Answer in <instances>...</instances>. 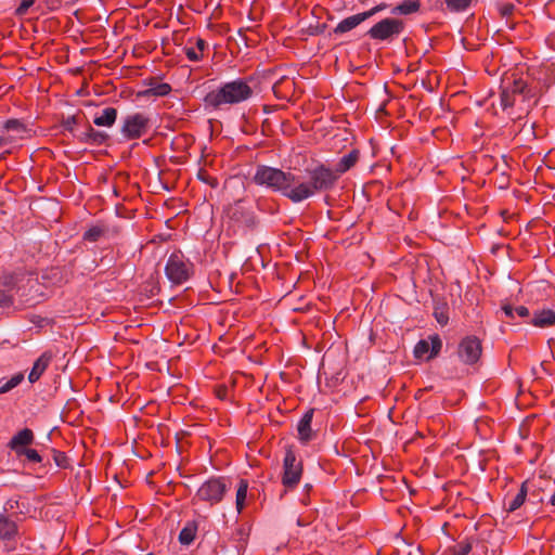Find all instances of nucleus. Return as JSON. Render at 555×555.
Masks as SVG:
<instances>
[{"instance_id": "obj_1", "label": "nucleus", "mask_w": 555, "mask_h": 555, "mask_svg": "<svg viewBox=\"0 0 555 555\" xmlns=\"http://www.w3.org/2000/svg\"><path fill=\"white\" fill-rule=\"evenodd\" d=\"M539 83L528 74H505L500 85V104L504 112L513 115V109L528 114L538 103ZM519 114L516 118H520Z\"/></svg>"}, {"instance_id": "obj_2", "label": "nucleus", "mask_w": 555, "mask_h": 555, "mask_svg": "<svg viewBox=\"0 0 555 555\" xmlns=\"http://www.w3.org/2000/svg\"><path fill=\"white\" fill-rule=\"evenodd\" d=\"M255 81L253 76H248L221 83L204 96L205 109L209 112L229 111L233 106L248 102L256 94Z\"/></svg>"}, {"instance_id": "obj_3", "label": "nucleus", "mask_w": 555, "mask_h": 555, "mask_svg": "<svg viewBox=\"0 0 555 555\" xmlns=\"http://www.w3.org/2000/svg\"><path fill=\"white\" fill-rule=\"evenodd\" d=\"M307 179L301 180L297 176L294 184V203H301L315 194L325 193L334 189L338 181L337 172L323 163L306 168Z\"/></svg>"}, {"instance_id": "obj_4", "label": "nucleus", "mask_w": 555, "mask_h": 555, "mask_svg": "<svg viewBox=\"0 0 555 555\" xmlns=\"http://www.w3.org/2000/svg\"><path fill=\"white\" fill-rule=\"evenodd\" d=\"M251 181L256 185L281 193L284 197L294 203V184L297 181V176L293 172L267 165H258Z\"/></svg>"}, {"instance_id": "obj_5", "label": "nucleus", "mask_w": 555, "mask_h": 555, "mask_svg": "<svg viewBox=\"0 0 555 555\" xmlns=\"http://www.w3.org/2000/svg\"><path fill=\"white\" fill-rule=\"evenodd\" d=\"M230 490V483L224 477H210L196 491L193 503L203 502L209 506L219 504L227 492Z\"/></svg>"}, {"instance_id": "obj_6", "label": "nucleus", "mask_w": 555, "mask_h": 555, "mask_svg": "<svg viewBox=\"0 0 555 555\" xmlns=\"http://www.w3.org/2000/svg\"><path fill=\"white\" fill-rule=\"evenodd\" d=\"M405 27L406 24L401 18L395 16L385 17L374 24L366 35L372 40L391 43L404 33Z\"/></svg>"}, {"instance_id": "obj_7", "label": "nucleus", "mask_w": 555, "mask_h": 555, "mask_svg": "<svg viewBox=\"0 0 555 555\" xmlns=\"http://www.w3.org/2000/svg\"><path fill=\"white\" fill-rule=\"evenodd\" d=\"M165 273L175 285H182L194 274V264L180 250L173 251L166 263Z\"/></svg>"}, {"instance_id": "obj_8", "label": "nucleus", "mask_w": 555, "mask_h": 555, "mask_svg": "<svg viewBox=\"0 0 555 555\" xmlns=\"http://www.w3.org/2000/svg\"><path fill=\"white\" fill-rule=\"evenodd\" d=\"M302 470V461L297 459L292 447H287L283 460L282 485L287 490L295 489L301 479Z\"/></svg>"}, {"instance_id": "obj_9", "label": "nucleus", "mask_w": 555, "mask_h": 555, "mask_svg": "<svg viewBox=\"0 0 555 555\" xmlns=\"http://www.w3.org/2000/svg\"><path fill=\"white\" fill-rule=\"evenodd\" d=\"M151 119L143 113H134L124 118L121 133L127 140L140 139L147 133Z\"/></svg>"}, {"instance_id": "obj_10", "label": "nucleus", "mask_w": 555, "mask_h": 555, "mask_svg": "<svg viewBox=\"0 0 555 555\" xmlns=\"http://www.w3.org/2000/svg\"><path fill=\"white\" fill-rule=\"evenodd\" d=\"M460 361L466 365L476 364L482 354L481 340L475 335H468L461 339L456 350Z\"/></svg>"}, {"instance_id": "obj_11", "label": "nucleus", "mask_w": 555, "mask_h": 555, "mask_svg": "<svg viewBox=\"0 0 555 555\" xmlns=\"http://www.w3.org/2000/svg\"><path fill=\"white\" fill-rule=\"evenodd\" d=\"M229 217L237 227L248 231L255 230L259 223L255 212L238 203L230 208Z\"/></svg>"}, {"instance_id": "obj_12", "label": "nucleus", "mask_w": 555, "mask_h": 555, "mask_svg": "<svg viewBox=\"0 0 555 555\" xmlns=\"http://www.w3.org/2000/svg\"><path fill=\"white\" fill-rule=\"evenodd\" d=\"M75 138L80 142L91 146L108 145L111 137L105 131L94 129L88 121H86L85 130L75 134Z\"/></svg>"}, {"instance_id": "obj_13", "label": "nucleus", "mask_w": 555, "mask_h": 555, "mask_svg": "<svg viewBox=\"0 0 555 555\" xmlns=\"http://www.w3.org/2000/svg\"><path fill=\"white\" fill-rule=\"evenodd\" d=\"M314 409H309L305 412L302 417L297 424L298 438L301 443L307 444L315 438V433L312 430L311 423L313 420Z\"/></svg>"}, {"instance_id": "obj_14", "label": "nucleus", "mask_w": 555, "mask_h": 555, "mask_svg": "<svg viewBox=\"0 0 555 555\" xmlns=\"http://www.w3.org/2000/svg\"><path fill=\"white\" fill-rule=\"evenodd\" d=\"M53 359V354L51 351H44L34 363L29 374H28V380L30 384H34L40 379L42 374L46 372V370L51 364V361Z\"/></svg>"}, {"instance_id": "obj_15", "label": "nucleus", "mask_w": 555, "mask_h": 555, "mask_svg": "<svg viewBox=\"0 0 555 555\" xmlns=\"http://www.w3.org/2000/svg\"><path fill=\"white\" fill-rule=\"evenodd\" d=\"M35 440L34 431L29 428H24L15 434L8 443V447L15 453L21 451L27 446H30Z\"/></svg>"}, {"instance_id": "obj_16", "label": "nucleus", "mask_w": 555, "mask_h": 555, "mask_svg": "<svg viewBox=\"0 0 555 555\" xmlns=\"http://www.w3.org/2000/svg\"><path fill=\"white\" fill-rule=\"evenodd\" d=\"M274 95L280 100H288L295 92V81L293 78L282 76L272 87Z\"/></svg>"}, {"instance_id": "obj_17", "label": "nucleus", "mask_w": 555, "mask_h": 555, "mask_svg": "<svg viewBox=\"0 0 555 555\" xmlns=\"http://www.w3.org/2000/svg\"><path fill=\"white\" fill-rule=\"evenodd\" d=\"M18 534V527L15 520L9 515H0V539L3 541H13Z\"/></svg>"}, {"instance_id": "obj_18", "label": "nucleus", "mask_w": 555, "mask_h": 555, "mask_svg": "<svg viewBox=\"0 0 555 555\" xmlns=\"http://www.w3.org/2000/svg\"><path fill=\"white\" fill-rule=\"evenodd\" d=\"M366 20L367 15L364 12L348 16L336 25V27L334 28V33L336 35L348 33L354 29L357 26H359Z\"/></svg>"}, {"instance_id": "obj_19", "label": "nucleus", "mask_w": 555, "mask_h": 555, "mask_svg": "<svg viewBox=\"0 0 555 555\" xmlns=\"http://www.w3.org/2000/svg\"><path fill=\"white\" fill-rule=\"evenodd\" d=\"M360 158V151L358 149L351 150L348 154L344 155L339 162L336 164V167L333 171L337 172L338 178L353 168Z\"/></svg>"}, {"instance_id": "obj_20", "label": "nucleus", "mask_w": 555, "mask_h": 555, "mask_svg": "<svg viewBox=\"0 0 555 555\" xmlns=\"http://www.w3.org/2000/svg\"><path fill=\"white\" fill-rule=\"evenodd\" d=\"M530 323L535 327H550L555 325V311L552 309H542L535 311Z\"/></svg>"}, {"instance_id": "obj_21", "label": "nucleus", "mask_w": 555, "mask_h": 555, "mask_svg": "<svg viewBox=\"0 0 555 555\" xmlns=\"http://www.w3.org/2000/svg\"><path fill=\"white\" fill-rule=\"evenodd\" d=\"M528 480L524 481L519 491L508 502H504L505 509L508 513H513L524 505L528 495Z\"/></svg>"}, {"instance_id": "obj_22", "label": "nucleus", "mask_w": 555, "mask_h": 555, "mask_svg": "<svg viewBox=\"0 0 555 555\" xmlns=\"http://www.w3.org/2000/svg\"><path fill=\"white\" fill-rule=\"evenodd\" d=\"M421 0H403L399 4L391 8L392 15H410L416 13L421 9Z\"/></svg>"}, {"instance_id": "obj_23", "label": "nucleus", "mask_w": 555, "mask_h": 555, "mask_svg": "<svg viewBox=\"0 0 555 555\" xmlns=\"http://www.w3.org/2000/svg\"><path fill=\"white\" fill-rule=\"evenodd\" d=\"M117 119V109L115 107H105L101 114L93 118V124L99 127H112Z\"/></svg>"}, {"instance_id": "obj_24", "label": "nucleus", "mask_w": 555, "mask_h": 555, "mask_svg": "<svg viewBox=\"0 0 555 555\" xmlns=\"http://www.w3.org/2000/svg\"><path fill=\"white\" fill-rule=\"evenodd\" d=\"M147 85L150 86V88L142 92V95L147 96V98L149 96H166L172 91L171 86L167 82L158 83L154 79H151Z\"/></svg>"}, {"instance_id": "obj_25", "label": "nucleus", "mask_w": 555, "mask_h": 555, "mask_svg": "<svg viewBox=\"0 0 555 555\" xmlns=\"http://www.w3.org/2000/svg\"><path fill=\"white\" fill-rule=\"evenodd\" d=\"M434 317L436 321L444 326L449 322V306L444 299H436L434 306Z\"/></svg>"}, {"instance_id": "obj_26", "label": "nucleus", "mask_w": 555, "mask_h": 555, "mask_svg": "<svg viewBox=\"0 0 555 555\" xmlns=\"http://www.w3.org/2000/svg\"><path fill=\"white\" fill-rule=\"evenodd\" d=\"M197 525L195 522H188L179 533V542L184 545L191 544L196 537Z\"/></svg>"}, {"instance_id": "obj_27", "label": "nucleus", "mask_w": 555, "mask_h": 555, "mask_svg": "<svg viewBox=\"0 0 555 555\" xmlns=\"http://www.w3.org/2000/svg\"><path fill=\"white\" fill-rule=\"evenodd\" d=\"M247 490H248V481L246 479H241L238 482L237 490H236V500H235V505H236V509L238 513H241L245 507Z\"/></svg>"}, {"instance_id": "obj_28", "label": "nucleus", "mask_w": 555, "mask_h": 555, "mask_svg": "<svg viewBox=\"0 0 555 555\" xmlns=\"http://www.w3.org/2000/svg\"><path fill=\"white\" fill-rule=\"evenodd\" d=\"M83 116L80 114L72 115L61 120V126L64 130L70 132L74 137L76 133L75 126L81 125Z\"/></svg>"}, {"instance_id": "obj_29", "label": "nucleus", "mask_w": 555, "mask_h": 555, "mask_svg": "<svg viewBox=\"0 0 555 555\" xmlns=\"http://www.w3.org/2000/svg\"><path fill=\"white\" fill-rule=\"evenodd\" d=\"M105 233L106 229L103 225H93L83 233L82 238L86 242L94 243L98 242Z\"/></svg>"}, {"instance_id": "obj_30", "label": "nucleus", "mask_w": 555, "mask_h": 555, "mask_svg": "<svg viewBox=\"0 0 555 555\" xmlns=\"http://www.w3.org/2000/svg\"><path fill=\"white\" fill-rule=\"evenodd\" d=\"M473 548V543L469 539H464L456 542L450 547V555H467Z\"/></svg>"}, {"instance_id": "obj_31", "label": "nucleus", "mask_w": 555, "mask_h": 555, "mask_svg": "<svg viewBox=\"0 0 555 555\" xmlns=\"http://www.w3.org/2000/svg\"><path fill=\"white\" fill-rule=\"evenodd\" d=\"M427 340L429 341L430 352L426 359L431 360L440 353L442 348V340L438 334L430 335Z\"/></svg>"}, {"instance_id": "obj_32", "label": "nucleus", "mask_w": 555, "mask_h": 555, "mask_svg": "<svg viewBox=\"0 0 555 555\" xmlns=\"http://www.w3.org/2000/svg\"><path fill=\"white\" fill-rule=\"evenodd\" d=\"M23 379H24V374L17 373L4 383H2V380H0V395L9 392L10 390H12L16 386H18L23 382Z\"/></svg>"}, {"instance_id": "obj_33", "label": "nucleus", "mask_w": 555, "mask_h": 555, "mask_svg": "<svg viewBox=\"0 0 555 555\" xmlns=\"http://www.w3.org/2000/svg\"><path fill=\"white\" fill-rule=\"evenodd\" d=\"M183 51H184L188 60L191 62L196 63V62H201L204 59L203 53H199L197 51V49L193 44V39H191V38L188 40V44L183 48Z\"/></svg>"}, {"instance_id": "obj_34", "label": "nucleus", "mask_w": 555, "mask_h": 555, "mask_svg": "<svg viewBox=\"0 0 555 555\" xmlns=\"http://www.w3.org/2000/svg\"><path fill=\"white\" fill-rule=\"evenodd\" d=\"M3 128L9 132L12 131L16 133H22L27 130L26 125L22 120L16 118L8 119L4 122Z\"/></svg>"}, {"instance_id": "obj_35", "label": "nucleus", "mask_w": 555, "mask_h": 555, "mask_svg": "<svg viewBox=\"0 0 555 555\" xmlns=\"http://www.w3.org/2000/svg\"><path fill=\"white\" fill-rule=\"evenodd\" d=\"M15 454L17 457L25 456L26 460L30 463H41L42 462L41 455L35 449L25 448L21 451H17V453H15Z\"/></svg>"}, {"instance_id": "obj_36", "label": "nucleus", "mask_w": 555, "mask_h": 555, "mask_svg": "<svg viewBox=\"0 0 555 555\" xmlns=\"http://www.w3.org/2000/svg\"><path fill=\"white\" fill-rule=\"evenodd\" d=\"M446 5L451 12H463L469 5L472 0H444Z\"/></svg>"}, {"instance_id": "obj_37", "label": "nucleus", "mask_w": 555, "mask_h": 555, "mask_svg": "<svg viewBox=\"0 0 555 555\" xmlns=\"http://www.w3.org/2000/svg\"><path fill=\"white\" fill-rule=\"evenodd\" d=\"M52 456H53V461L54 463L60 467V468H68L69 467V460L66 455L65 452H62V451H59V450H55V449H52Z\"/></svg>"}, {"instance_id": "obj_38", "label": "nucleus", "mask_w": 555, "mask_h": 555, "mask_svg": "<svg viewBox=\"0 0 555 555\" xmlns=\"http://www.w3.org/2000/svg\"><path fill=\"white\" fill-rule=\"evenodd\" d=\"M414 357L416 359H423L427 353L429 354V341L427 339H421L414 347Z\"/></svg>"}, {"instance_id": "obj_39", "label": "nucleus", "mask_w": 555, "mask_h": 555, "mask_svg": "<svg viewBox=\"0 0 555 555\" xmlns=\"http://www.w3.org/2000/svg\"><path fill=\"white\" fill-rule=\"evenodd\" d=\"M18 281L20 274L17 273H10L2 278V284L10 294L17 286Z\"/></svg>"}, {"instance_id": "obj_40", "label": "nucleus", "mask_w": 555, "mask_h": 555, "mask_svg": "<svg viewBox=\"0 0 555 555\" xmlns=\"http://www.w3.org/2000/svg\"><path fill=\"white\" fill-rule=\"evenodd\" d=\"M197 176H198L199 180H202L203 182L207 183L211 188H217L218 186V179L215 178V177H211L206 170L201 169L198 171Z\"/></svg>"}, {"instance_id": "obj_41", "label": "nucleus", "mask_w": 555, "mask_h": 555, "mask_svg": "<svg viewBox=\"0 0 555 555\" xmlns=\"http://www.w3.org/2000/svg\"><path fill=\"white\" fill-rule=\"evenodd\" d=\"M13 296L8 291L0 289V308H9L13 305Z\"/></svg>"}, {"instance_id": "obj_42", "label": "nucleus", "mask_w": 555, "mask_h": 555, "mask_svg": "<svg viewBox=\"0 0 555 555\" xmlns=\"http://www.w3.org/2000/svg\"><path fill=\"white\" fill-rule=\"evenodd\" d=\"M4 514L14 513L20 509V513L23 514V511L20 508V501L16 499H9L4 504Z\"/></svg>"}, {"instance_id": "obj_43", "label": "nucleus", "mask_w": 555, "mask_h": 555, "mask_svg": "<svg viewBox=\"0 0 555 555\" xmlns=\"http://www.w3.org/2000/svg\"><path fill=\"white\" fill-rule=\"evenodd\" d=\"M35 0H22L17 9L15 10V14L22 16L27 13L28 9L33 7Z\"/></svg>"}, {"instance_id": "obj_44", "label": "nucleus", "mask_w": 555, "mask_h": 555, "mask_svg": "<svg viewBox=\"0 0 555 555\" xmlns=\"http://www.w3.org/2000/svg\"><path fill=\"white\" fill-rule=\"evenodd\" d=\"M515 10V5L513 3L506 2L502 3L499 7V12L502 17H509Z\"/></svg>"}, {"instance_id": "obj_45", "label": "nucleus", "mask_w": 555, "mask_h": 555, "mask_svg": "<svg viewBox=\"0 0 555 555\" xmlns=\"http://www.w3.org/2000/svg\"><path fill=\"white\" fill-rule=\"evenodd\" d=\"M193 44L195 46V48L197 49V51L199 53H203V57L205 56V53L208 51V43L206 40H204L203 38H195L193 40Z\"/></svg>"}, {"instance_id": "obj_46", "label": "nucleus", "mask_w": 555, "mask_h": 555, "mask_svg": "<svg viewBox=\"0 0 555 555\" xmlns=\"http://www.w3.org/2000/svg\"><path fill=\"white\" fill-rule=\"evenodd\" d=\"M388 8V4L383 2V3H379L375 7H373L372 9L365 11L364 13L367 15V20L371 18L372 16H374L375 14H377L378 12H382L384 10H386Z\"/></svg>"}, {"instance_id": "obj_47", "label": "nucleus", "mask_w": 555, "mask_h": 555, "mask_svg": "<svg viewBox=\"0 0 555 555\" xmlns=\"http://www.w3.org/2000/svg\"><path fill=\"white\" fill-rule=\"evenodd\" d=\"M502 310L508 319H514L515 309L509 304L503 305Z\"/></svg>"}, {"instance_id": "obj_48", "label": "nucleus", "mask_w": 555, "mask_h": 555, "mask_svg": "<svg viewBox=\"0 0 555 555\" xmlns=\"http://www.w3.org/2000/svg\"><path fill=\"white\" fill-rule=\"evenodd\" d=\"M515 312L521 317V318H527L529 317L530 312H529V309L525 306H518L516 309H515Z\"/></svg>"}, {"instance_id": "obj_49", "label": "nucleus", "mask_w": 555, "mask_h": 555, "mask_svg": "<svg viewBox=\"0 0 555 555\" xmlns=\"http://www.w3.org/2000/svg\"><path fill=\"white\" fill-rule=\"evenodd\" d=\"M216 395L219 399H225L227 395H228V388L225 386H219L217 389H216Z\"/></svg>"}, {"instance_id": "obj_50", "label": "nucleus", "mask_w": 555, "mask_h": 555, "mask_svg": "<svg viewBox=\"0 0 555 555\" xmlns=\"http://www.w3.org/2000/svg\"><path fill=\"white\" fill-rule=\"evenodd\" d=\"M491 555H502V551L500 548L492 550Z\"/></svg>"}, {"instance_id": "obj_51", "label": "nucleus", "mask_w": 555, "mask_h": 555, "mask_svg": "<svg viewBox=\"0 0 555 555\" xmlns=\"http://www.w3.org/2000/svg\"><path fill=\"white\" fill-rule=\"evenodd\" d=\"M548 503H550L552 506H555V493L550 498Z\"/></svg>"}, {"instance_id": "obj_52", "label": "nucleus", "mask_w": 555, "mask_h": 555, "mask_svg": "<svg viewBox=\"0 0 555 555\" xmlns=\"http://www.w3.org/2000/svg\"><path fill=\"white\" fill-rule=\"evenodd\" d=\"M482 547L485 548V555H489L488 547L485 542L482 543Z\"/></svg>"}, {"instance_id": "obj_53", "label": "nucleus", "mask_w": 555, "mask_h": 555, "mask_svg": "<svg viewBox=\"0 0 555 555\" xmlns=\"http://www.w3.org/2000/svg\"><path fill=\"white\" fill-rule=\"evenodd\" d=\"M305 489H306L307 492H309L312 489V486L311 485H306Z\"/></svg>"}, {"instance_id": "obj_54", "label": "nucleus", "mask_w": 555, "mask_h": 555, "mask_svg": "<svg viewBox=\"0 0 555 555\" xmlns=\"http://www.w3.org/2000/svg\"><path fill=\"white\" fill-rule=\"evenodd\" d=\"M545 363H546L545 361H543V362L541 363V366H542V369H543L544 371H546V365H545Z\"/></svg>"}, {"instance_id": "obj_55", "label": "nucleus", "mask_w": 555, "mask_h": 555, "mask_svg": "<svg viewBox=\"0 0 555 555\" xmlns=\"http://www.w3.org/2000/svg\"><path fill=\"white\" fill-rule=\"evenodd\" d=\"M422 392H423V390H422V389H420V390L417 391V393H416V398H418V396H421V393H422Z\"/></svg>"}]
</instances>
